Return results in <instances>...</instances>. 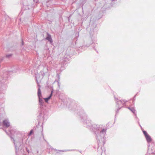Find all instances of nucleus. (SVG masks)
Listing matches in <instances>:
<instances>
[{"mask_svg": "<svg viewBox=\"0 0 155 155\" xmlns=\"http://www.w3.org/2000/svg\"><path fill=\"white\" fill-rule=\"evenodd\" d=\"M70 107L72 108V109L74 110L76 113L80 116L81 120L83 122L84 127L89 129H91L94 132V129L96 127H94V125H96L97 127H100L102 128L101 126L97 125L96 124H93L91 120L87 117V114L85 113L83 110L80 107H77V103L75 101H73L70 104Z\"/></svg>", "mask_w": 155, "mask_h": 155, "instance_id": "nucleus-1", "label": "nucleus"}, {"mask_svg": "<svg viewBox=\"0 0 155 155\" xmlns=\"http://www.w3.org/2000/svg\"><path fill=\"white\" fill-rule=\"evenodd\" d=\"M94 127H96L94 130V133L95 137L97 140L98 148L97 152L99 155H101L103 152L105 153V149L104 147V145L105 142V137L107 129L102 128L100 127L94 125Z\"/></svg>", "mask_w": 155, "mask_h": 155, "instance_id": "nucleus-2", "label": "nucleus"}, {"mask_svg": "<svg viewBox=\"0 0 155 155\" xmlns=\"http://www.w3.org/2000/svg\"><path fill=\"white\" fill-rule=\"evenodd\" d=\"M19 68L16 67L13 71H9L5 72L2 78V80L0 81V99H2L3 94H4L7 88V82L6 81L8 78V74H12L13 73H17L19 72ZM0 100V105L3 103L2 101Z\"/></svg>", "mask_w": 155, "mask_h": 155, "instance_id": "nucleus-3", "label": "nucleus"}, {"mask_svg": "<svg viewBox=\"0 0 155 155\" xmlns=\"http://www.w3.org/2000/svg\"><path fill=\"white\" fill-rule=\"evenodd\" d=\"M37 94L39 99L38 105L40 109L42 110L39 113V115L38 116V117L41 120H45L46 119L47 115L45 114L44 109L45 107V105L44 98L42 97L40 87L38 88Z\"/></svg>", "mask_w": 155, "mask_h": 155, "instance_id": "nucleus-4", "label": "nucleus"}, {"mask_svg": "<svg viewBox=\"0 0 155 155\" xmlns=\"http://www.w3.org/2000/svg\"><path fill=\"white\" fill-rule=\"evenodd\" d=\"M5 131L7 134L10 136L11 140L14 143L15 147V152L16 153H17V150H18L19 149V147L22 144L23 140L20 138L19 136H18V137L19 138L18 139H16V140H15L14 138L12 137V136L11 135H10V134L6 130H5Z\"/></svg>", "mask_w": 155, "mask_h": 155, "instance_id": "nucleus-5", "label": "nucleus"}, {"mask_svg": "<svg viewBox=\"0 0 155 155\" xmlns=\"http://www.w3.org/2000/svg\"><path fill=\"white\" fill-rule=\"evenodd\" d=\"M115 98L116 104V106L118 108L116 111V114H117L118 113L119 110L125 105V103L127 101L126 100H119L115 97Z\"/></svg>", "mask_w": 155, "mask_h": 155, "instance_id": "nucleus-6", "label": "nucleus"}, {"mask_svg": "<svg viewBox=\"0 0 155 155\" xmlns=\"http://www.w3.org/2000/svg\"><path fill=\"white\" fill-rule=\"evenodd\" d=\"M9 131L11 135H14V136L15 135H20L21 134V132L20 131L17 130L16 129L12 127H10Z\"/></svg>", "mask_w": 155, "mask_h": 155, "instance_id": "nucleus-7", "label": "nucleus"}, {"mask_svg": "<svg viewBox=\"0 0 155 155\" xmlns=\"http://www.w3.org/2000/svg\"><path fill=\"white\" fill-rule=\"evenodd\" d=\"M2 123V127L8 128L10 126V122L8 119L4 120Z\"/></svg>", "mask_w": 155, "mask_h": 155, "instance_id": "nucleus-8", "label": "nucleus"}, {"mask_svg": "<svg viewBox=\"0 0 155 155\" xmlns=\"http://www.w3.org/2000/svg\"><path fill=\"white\" fill-rule=\"evenodd\" d=\"M36 81L38 84V86L39 87H41L39 84V82H40L42 78H41V75L40 74H36Z\"/></svg>", "mask_w": 155, "mask_h": 155, "instance_id": "nucleus-9", "label": "nucleus"}, {"mask_svg": "<svg viewBox=\"0 0 155 155\" xmlns=\"http://www.w3.org/2000/svg\"><path fill=\"white\" fill-rule=\"evenodd\" d=\"M47 36L46 37V39L48 40L50 42L51 44H52L53 42V40L51 38V36L48 33H47Z\"/></svg>", "mask_w": 155, "mask_h": 155, "instance_id": "nucleus-10", "label": "nucleus"}, {"mask_svg": "<svg viewBox=\"0 0 155 155\" xmlns=\"http://www.w3.org/2000/svg\"><path fill=\"white\" fill-rule=\"evenodd\" d=\"M53 92V91H51V93L50 95L47 98H44V100L46 102H47L49 100L51 97L52 95V93Z\"/></svg>", "mask_w": 155, "mask_h": 155, "instance_id": "nucleus-11", "label": "nucleus"}, {"mask_svg": "<svg viewBox=\"0 0 155 155\" xmlns=\"http://www.w3.org/2000/svg\"><path fill=\"white\" fill-rule=\"evenodd\" d=\"M46 69H47V71H45V72L44 71V70H42L40 72V74L41 75V78H43V77L45 75V74H46V73L48 72V68H47Z\"/></svg>", "mask_w": 155, "mask_h": 155, "instance_id": "nucleus-12", "label": "nucleus"}, {"mask_svg": "<svg viewBox=\"0 0 155 155\" xmlns=\"http://www.w3.org/2000/svg\"><path fill=\"white\" fill-rule=\"evenodd\" d=\"M145 137L146 138V139L147 142L149 143L151 141V138L150 137L149 135L146 136V137Z\"/></svg>", "mask_w": 155, "mask_h": 155, "instance_id": "nucleus-13", "label": "nucleus"}, {"mask_svg": "<svg viewBox=\"0 0 155 155\" xmlns=\"http://www.w3.org/2000/svg\"><path fill=\"white\" fill-rule=\"evenodd\" d=\"M68 60V59H66V58H65V59H64V60H63V65H64L65 64H66L67 63H66V62Z\"/></svg>", "mask_w": 155, "mask_h": 155, "instance_id": "nucleus-14", "label": "nucleus"}, {"mask_svg": "<svg viewBox=\"0 0 155 155\" xmlns=\"http://www.w3.org/2000/svg\"><path fill=\"white\" fill-rule=\"evenodd\" d=\"M133 113L135 114V110L133 107H131L130 110Z\"/></svg>", "mask_w": 155, "mask_h": 155, "instance_id": "nucleus-15", "label": "nucleus"}, {"mask_svg": "<svg viewBox=\"0 0 155 155\" xmlns=\"http://www.w3.org/2000/svg\"><path fill=\"white\" fill-rule=\"evenodd\" d=\"M93 43V41L91 40V39H90V41L89 42V44L88 45H86V46L88 47H89L90 45L92 44Z\"/></svg>", "mask_w": 155, "mask_h": 155, "instance_id": "nucleus-16", "label": "nucleus"}, {"mask_svg": "<svg viewBox=\"0 0 155 155\" xmlns=\"http://www.w3.org/2000/svg\"><path fill=\"white\" fill-rule=\"evenodd\" d=\"M143 131L145 137L148 135L146 131L145 130H143Z\"/></svg>", "mask_w": 155, "mask_h": 155, "instance_id": "nucleus-17", "label": "nucleus"}, {"mask_svg": "<svg viewBox=\"0 0 155 155\" xmlns=\"http://www.w3.org/2000/svg\"><path fill=\"white\" fill-rule=\"evenodd\" d=\"M33 132V130H31L29 134L28 135L30 136L32 134Z\"/></svg>", "mask_w": 155, "mask_h": 155, "instance_id": "nucleus-18", "label": "nucleus"}, {"mask_svg": "<svg viewBox=\"0 0 155 155\" xmlns=\"http://www.w3.org/2000/svg\"><path fill=\"white\" fill-rule=\"evenodd\" d=\"M72 150H60V151H61L66 152V151H72Z\"/></svg>", "mask_w": 155, "mask_h": 155, "instance_id": "nucleus-19", "label": "nucleus"}, {"mask_svg": "<svg viewBox=\"0 0 155 155\" xmlns=\"http://www.w3.org/2000/svg\"><path fill=\"white\" fill-rule=\"evenodd\" d=\"M11 56H12V54H9L7 55H6V57L7 58H9L10 57H11Z\"/></svg>", "mask_w": 155, "mask_h": 155, "instance_id": "nucleus-20", "label": "nucleus"}, {"mask_svg": "<svg viewBox=\"0 0 155 155\" xmlns=\"http://www.w3.org/2000/svg\"><path fill=\"white\" fill-rule=\"evenodd\" d=\"M2 123L0 122V128H2Z\"/></svg>", "mask_w": 155, "mask_h": 155, "instance_id": "nucleus-21", "label": "nucleus"}, {"mask_svg": "<svg viewBox=\"0 0 155 155\" xmlns=\"http://www.w3.org/2000/svg\"><path fill=\"white\" fill-rule=\"evenodd\" d=\"M26 151H27V152L28 153H29L30 151H29V150H28V149L27 148H26Z\"/></svg>", "mask_w": 155, "mask_h": 155, "instance_id": "nucleus-22", "label": "nucleus"}, {"mask_svg": "<svg viewBox=\"0 0 155 155\" xmlns=\"http://www.w3.org/2000/svg\"><path fill=\"white\" fill-rule=\"evenodd\" d=\"M42 137H43V139H44V140L45 141H46V140L44 139V135L43 134H42Z\"/></svg>", "mask_w": 155, "mask_h": 155, "instance_id": "nucleus-23", "label": "nucleus"}, {"mask_svg": "<svg viewBox=\"0 0 155 155\" xmlns=\"http://www.w3.org/2000/svg\"><path fill=\"white\" fill-rule=\"evenodd\" d=\"M127 108H128V109H129L130 110V109H131V108H130V107H127Z\"/></svg>", "mask_w": 155, "mask_h": 155, "instance_id": "nucleus-24", "label": "nucleus"}, {"mask_svg": "<svg viewBox=\"0 0 155 155\" xmlns=\"http://www.w3.org/2000/svg\"><path fill=\"white\" fill-rule=\"evenodd\" d=\"M36 150V152H37V153H38V152H39L38 150Z\"/></svg>", "mask_w": 155, "mask_h": 155, "instance_id": "nucleus-25", "label": "nucleus"}, {"mask_svg": "<svg viewBox=\"0 0 155 155\" xmlns=\"http://www.w3.org/2000/svg\"><path fill=\"white\" fill-rule=\"evenodd\" d=\"M22 45H24V43L23 41H22Z\"/></svg>", "mask_w": 155, "mask_h": 155, "instance_id": "nucleus-26", "label": "nucleus"}, {"mask_svg": "<svg viewBox=\"0 0 155 155\" xmlns=\"http://www.w3.org/2000/svg\"><path fill=\"white\" fill-rule=\"evenodd\" d=\"M135 114V116H136V117H137L136 114Z\"/></svg>", "mask_w": 155, "mask_h": 155, "instance_id": "nucleus-27", "label": "nucleus"}]
</instances>
